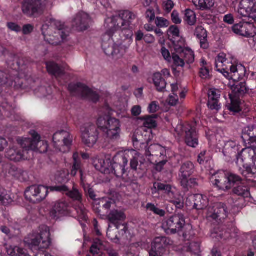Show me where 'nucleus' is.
Instances as JSON below:
<instances>
[{
	"label": "nucleus",
	"mask_w": 256,
	"mask_h": 256,
	"mask_svg": "<svg viewBox=\"0 0 256 256\" xmlns=\"http://www.w3.org/2000/svg\"><path fill=\"white\" fill-rule=\"evenodd\" d=\"M234 192L238 196H241L244 197H248L250 195L249 191L247 188L244 186L242 185L238 186L234 188Z\"/></svg>",
	"instance_id": "nucleus-46"
},
{
	"label": "nucleus",
	"mask_w": 256,
	"mask_h": 256,
	"mask_svg": "<svg viewBox=\"0 0 256 256\" xmlns=\"http://www.w3.org/2000/svg\"><path fill=\"white\" fill-rule=\"evenodd\" d=\"M180 48H176L178 52L182 54L184 62L188 64H192L194 62V52L190 48H184V44L180 42Z\"/></svg>",
	"instance_id": "nucleus-34"
},
{
	"label": "nucleus",
	"mask_w": 256,
	"mask_h": 256,
	"mask_svg": "<svg viewBox=\"0 0 256 256\" xmlns=\"http://www.w3.org/2000/svg\"><path fill=\"white\" fill-rule=\"evenodd\" d=\"M72 158L74 162L70 174L72 176H74L76 175L78 170H79L80 174L81 184H84V178L83 177L82 171L80 168L81 164L78 154L77 152H74L72 156Z\"/></svg>",
	"instance_id": "nucleus-33"
},
{
	"label": "nucleus",
	"mask_w": 256,
	"mask_h": 256,
	"mask_svg": "<svg viewBox=\"0 0 256 256\" xmlns=\"http://www.w3.org/2000/svg\"><path fill=\"white\" fill-rule=\"evenodd\" d=\"M156 115H154V116H149L145 118L144 122V126L149 128H155L157 124L156 122Z\"/></svg>",
	"instance_id": "nucleus-45"
},
{
	"label": "nucleus",
	"mask_w": 256,
	"mask_h": 256,
	"mask_svg": "<svg viewBox=\"0 0 256 256\" xmlns=\"http://www.w3.org/2000/svg\"><path fill=\"white\" fill-rule=\"evenodd\" d=\"M152 194L162 192L165 194L166 200L174 204L178 208L182 206V197L178 194L176 188L170 184L155 182L152 188Z\"/></svg>",
	"instance_id": "nucleus-12"
},
{
	"label": "nucleus",
	"mask_w": 256,
	"mask_h": 256,
	"mask_svg": "<svg viewBox=\"0 0 256 256\" xmlns=\"http://www.w3.org/2000/svg\"><path fill=\"white\" fill-rule=\"evenodd\" d=\"M174 52L172 54V62L176 66L183 67L184 66L185 62L183 56L180 52H178L176 48H180V44L174 45Z\"/></svg>",
	"instance_id": "nucleus-36"
},
{
	"label": "nucleus",
	"mask_w": 256,
	"mask_h": 256,
	"mask_svg": "<svg viewBox=\"0 0 256 256\" xmlns=\"http://www.w3.org/2000/svg\"><path fill=\"white\" fill-rule=\"evenodd\" d=\"M194 169V166L190 162H186L182 166L180 170V180H182V182L184 184H186V178H189L192 173Z\"/></svg>",
	"instance_id": "nucleus-32"
},
{
	"label": "nucleus",
	"mask_w": 256,
	"mask_h": 256,
	"mask_svg": "<svg viewBox=\"0 0 256 256\" xmlns=\"http://www.w3.org/2000/svg\"><path fill=\"white\" fill-rule=\"evenodd\" d=\"M186 184H183V182H182V180H180L181 184L184 188H192V187L194 186H196L197 184L196 180L194 178L188 179V178H186Z\"/></svg>",
	"instance_id": "nucleus-55"
},
{
	"label": "nucleus",
	"mask_w": 256,
	"mask_h": 256,
	"mask_svg": "<svg viewBox=\"0 0 256 256\" xmlns=\"http://www.w3.org/2000/svg\"><path fill=\"white\" fill-rule=\"evenodd\" d=\"M200 75L203 79L208 78L210 76L208 68H200Z\"/></svg>",
	"instance_id": "nucleus-60"
},
{
	"label": "nucleus",
	"mask_w": 256,
	"mask_h": 256,
	"mask_svg": "<svg viewBox=\"0 0 256 256\" xmlns=\"http://www.w3.org/2000/svg\"><path fill=\"white\" fill-rule=\"evenodd\" d=\"M153 82L158 91H162L166 86L165 80L162 78L160 72H156L153 75Z\"/></svg>",
	"instance_id": "nucleus-42"
},
{
	"label": "nucleus",
	"mask_w": 256,
	"mask_h": 256,
	"mask_svg": "<svg viewBox=\"0 0 256 256\" xmlns=\"http://www.w3.org/2000/svg\"><path fill=\"white\" fill-rule=\"evenodd\" d=\"M192 2L198 10H210L214 5V0H192Z\"/></svg>",
	"instance_id": "nucleus-35"
},
{
	"label": "nucleus",
	"mask_w": 256,
	"mask_h": 256,
	"mask_svg": "<svg viewBox=\"0 0 256 256\" xmlns=\"http://www.w3.org/2000/svg\"><path fill=\"white\" fill-rule=\"evenodd\" d=\"M102 248V244L100 240H96L92 246L90 252L92 254H98Z\"/></svg>",
	"instance_id": "nucleus-48"
},
{
	"label": "nucleus",
	"mask_w": 256,
	"mask_h": 256,
	"mask_svg": "<svg viewBox=\"0 0 256 256\" xmlns=\"http://www.w3.org/2000/svg\"><path fill=\"white\" fill-rule=\"evenodd\" d=\"M24 243L32 248H47L50 244V232L48 227L40 226L36 232L29 234L24 238Z\"/></svg>",
	"instance_id": "nucleus-7"
},
{
	"label": "nucleus",
	"mask_w": 256,
	"mask_h": 256,
	"mask_svg": "<svg viewBox=\"0 0 256 256\" xmlns=\"http://www.w3.org/2000/svg\"><path fill=\"white\" fill-rule=\"evenodd\" d=\"M48 190L49 188L42 186H32L25 191L24 196L30 202H39L46 198Z\"/></svg>",
	"instance_id": "nucleus-19"
},
{
	"label": "nucleus",
	"mask_w": 256,
	"mask_h": 256,
	"mask_svg": "<svg viewBox=\"0 0 256 256\" xmlns=\"http://www.w3.org/2000/svg\"><path fill=\"white\" fill-rule=\"evenodd\" d=\"M196 124H178L175 128L174 134L177 138L184 136L185 142L190 147L196 148L198 144Z\"/></svg>",
	"instance_id": "nucleus-9"
},
{
	"label": "nucleus",
	"mask_w": 256,
	"mask_h": 256,
	"mask_svg": "<svg viewBox=\"0 0 256 256\" xmlns=\"http://www.w3.org/2000/svg\"><path fill=\"white\" fill-rule=\"evenodd\" d=\"M238 13L256 21V0H242L238 5Z\"/></svg>",
	"instance_id": "nucleus-20"
},
{
	"label": "nucleus",
	"mask_w": 256,
	"mask_h": 256,
	"mask_svg": "<svg viewBox=\"0 0 256 256\" xmlns=\"http://www.w3.org/2000/svg\"><path fill=\"white\" fill-rule=\"evenodd\" d=\"M46 64L48 72L56 78L60 77L64 74V70L54 62H48Z\"/></svg>",
	"instance_id": "nucleus-37"
},
{
	"label": "nucleus",
	"mask_w": 256,
	"mask_h": 256,
	"mask_svg": "<svg viewBox=\"0 0 256 256\" xmlns=\"http://www.w3.org/2000/svg\"><path fill=\"white\" fill-rule=\"evenodd\" d=\"M146 18L149 22H152L154 19L155 14L153 10L148 9L146 13Z\"/></svg>",
	"instance_id": "nucleus-64"
},
{
	"label": "nucleus",
	"mask_w": 256,
	"mask_h": 256,
	"mask_svg": "<svg viewBox=\"0 0 256 256\" xmlns=\"http://www.w3.org/2000/svg\"><path fill=\"white\" fill-rule=\"evenodd\" d=\"M136 18L132 12L123 10L118 16L106 20V30L102 36V46L106 55L118 58L126 52L132 42L130 28Z\"/></svg>",
	"instance_id": "nucleus-1"
},
{
	"label": "nucleus",
	"mask_w": 256,
	"mask_h": 256,
	"mask_svg": "<svg viewBox=\"0 0 256 256\" xmlns=\"http://www.w3.org/2000/svg\"><path fill=\"white\" fill-rule=\"evenodd\" d=\"M139 152L134 150L120 152L113 158L112 164L115 168L116 172L118 168L124 171L130 160L132 168L136 170L138 167L144 164L145 161Z\"/></svg>",
	"instance_id": "nucleus-5"
},
{
	"label": "nucleus",
	"mask_w": 256,
	"mask_h": 256,
	"mask_svg": "<svg viewBox=\"0 0 256 256\" xmlns=\"http://www.w3.org/2000/svg\"><path fill=\"white\" fill-rule=\"evenodd\" d=\"M166 102L171 106H176L178 102V96L170 95L167 99Z\"/></svg>",
	"instance_id": "nucleus-57"
},
{
	"label": "nucleus",
	"mask_w": 256,
	"mask_h": 256,
	"mask_svg": "<svg viewBox=\"0 0 256 256\" xmlns=\"http://www.w3.org/2000/svg\"><path fill=\"white\" fill-rule=\"evenodd\" d=\"M97 125L109 139L116 140L120 138L121 125L118 120L110 118L106 120L104 117L100 116L97 120Z\"/></svg>",
	"instance_id": "nucleus-10"
},
{
	"label": "nucleus",
	"mask_w": 256,
	"mask_h": 256,
	"mask_svg": "<svg viewBox=\"0 0 256 256\" xmlns=\"http://www.w3.org/2000/svg\"><path fill=\"white\" fill-rule=\"evenodd\" d=\"M220 94V92L216 88H212L210 89L208 92V100H219Z\"/></svg>",
	"instance_id": "nucleus-51"
},
{
	"label": "nucleus",
	"mask_w": 256,
	"mask_h": 256,
	"mask_svg": "<svg viewBox=\"0 0 256 256\" xmlns=\"http://www.w3.org/2000/svg\"><path fill=\"white\" fill-rule=\"evenodd\" d=\"M98 136L97 127L92 123L84 124L80 129L82 142L88 147L93 146L96 142Z\"/></svg>",
	"instance_id": "nucleus-14"
},
{
	"label": "nucleus",
	"mask_w": 256,
	"mask_h": 256,
	"mask_svg": "<svg viewBox=\"0 0 256 256\" xmlns=\"http://www.w3.org/2000/svg\"><path fill=\"white\" fill-rule=\"evenodd\" d=\"M167 34L169 40L172 42L173 47L176 44H181L180 42L183 43V40H181L180 36V30L178 26H172L168 30Z\"/></svg>",
	"instance_id": "nucleus-30"
},
{
	"label": "nucleus",
	"mask_w": 256,
	"mask_h": 256,
	"mask_svg": "<svg viewBox=\"0 0 256 256\" xmlns=\"http://www.w3.org/2000/svg\"><path fill=\"white\" fill-rule=\"evenodd\" d=\"M126 218V216L123 212L117 210H112L108 215V220L111 223L115 225L117 230H121L122 234L126 232L128 230L127 226L125 224H120L118 222L124 220Z\"/></svg>",
	"instance_id": "nucleus-23"
},
{
	"label": "nucleus",
	"mask_w": 256,
	"mask_h": 256,
	"mask_svg": "<svg viewBox=\"0 0 256 256\" xmlns=\"http://www.w3.org/2000/svg\"><path fill=\"white\" fill-rule=\"evenodd\" d=\"M174 6L173 2L171 0H165L163 2V6L164 10L169 12L172 9Z\"/></svg>",
	"instance_id": "nucleus-56"
},
{
	"label": "nucleus",
	"mask_w": 256,
	"mask_h": 256,
	"mask_svg": "<svg viewBox=\"0 0 256 256\" xmlns=\"http://www.w3.org/2000/svg\"><path fill=\"white\" fill-rule=\"evenodd\" d=\"M160 53L165 60L169 63L172 62V56H170V52L168 50H167L164 47H162L161 48Z\"/></svg>",
	"instance_id": "nucleus-54"
},
{
	"label": "nucleus",
	"mask_w": 256,
	"mask_h": 256,
	"mask_svg": "<svg viewBox=\"0 0 256 256\" xmlns=\"http://www.w3.org/2000/svg\"><path fill=\"white\" fill-rule=\"evenodd\" d=\"M100 202L102 204L103 207L106 209H108L110 207L112 200L108 198H102Z\"/></svg>",
	"instance_id": "nucleus-61"
},
{
	"label": "nucleus",
	"mask_w": 256,
	"mask_h": 256,
	"mask_svg": "<svg viewBox=\"0 0 256 256\" xmlns=\"http://www.w3.org/2000/svg\"><path fill=\"white\" fill-rule=\"evenodd\" d=\"M128 30H119L116 34L112 33L110 37L112 42V45L116 48V51L118 50H120L124 44H126V36ZM112 32H114V28L112 29Z\"/></svg>",
	"instance_id": "nucleus-29"
},
{
	"label": "nucleus",
	"mask_w": 256,
	"mask_h": 256,
	"mask_svg": "<svg viewBox=\"0 0 256 256\" xmlns=\"http://www.w3.org/2000/svg\"><path fill=\"white\" fill-rule=\"evenodd\" d=\"M240 178L234 174H226L223 171H220L210 178L211 182L220 190H226L230 188L236 182H239Z\"/></svg>",
	"instance_id": "nucleus-13"
},
{
	"label": "nucleus",
	"mask_w": 256,
	"mask_h": 256,
	"mask_svg": "<svg viewBox=\"0 0 256 256\" xmlns=\"http://www.w3.org/2000/svg\"><path fill=\"white\" fill-rule=\"evenodd\" d=\"M194 206L196 209L204 210L207 218L216 220L224 219L228 216V212L224 204L214 202L212 197L202 194L194 196Z\"/></svg>",
	"instance_id": "nucleus-4"
},
{
	"label": "nucleus",
	"mask_w": 256,
	"mask_h": 256,
	"mask_svg": "<svg viewBox=\"0 0 256 256\" xmlns=\"http://www.w3.org/2000/svg\"><path fill=\"white\" fill-rule=\"evenodd\" d=\"M196 33L200 39L201 48L204 49H206L208 46V44L206 39L207 32L206 30L202 27L197 28Z\"/></svg>",
	"instance_id": "nucleus-39"
},
{
	"label": "nucleus",
	"mask_w": 256,
	"mask_h": 256,
	"mask_svg": "<svg viewBox=\"0 0 256 256\" xmlns=\"http://www.w3.org/2000/svg\"><path fill=\"white\" fill-rule=\"evenodd\" d=\"M184 20L188 25H194L196 20L195 12L191 10H186L184 11Z\"/></svg>",
	"instance_id": "nucleus-43"
},
{
	"label": "nucleus",
	"mask_w": 256,
	"mask_h": 256,
	"mask_svg": "<svg viewBox=\"0 0 256 256\" xmlns=\"http://www.w3.org/2000/svg\"><path fill=\"white\" fill-rule=\"evenodd\" d=\"M60 22L54 20H48L42 28L44 40L51 44H59L68 34L62 28Z\"/></svg>",
	"instance_id": "nucleus-6"
},
{
	"label": "nucleus",
	"mask_w": 256,
	"mask_h": 256,
	"mask_svg": "<svg viewBox=\"0 0 256 256\" xmlns=\"http://www.w3.org/2000/svg\"><path fill=\"white\" fill-rule=\"evenodd\" d=\"M146 208L153 212L154 214L160 216H164L165 215V211L156 206L154 204L148 203L146 204Z\"/></svg>",
	"instance_id": "nucleus-47"
},
{
	"label": "nucleus",
	"mask_w": 256,
	"mask_h": 256,
	"mask_svg": "<svg viewBox=\"0 0 256 256\" xmlns=\"http://www.w3.org/2000/svg\"><path fill=\"white\" fill-rule=\"evenodd\" d=\"M230 102L226 105L228 109L234 113L240 112L242 110V104L240 100L232 96V94H230Z\"/></svg>",
	"instance_id": "nucleus-38"
},
{
	"label": "nucleus",
	"mask_w": 256,
	"mask_h": 256,
	"mask_svg": "<svg viewBox=\"0 0 256 256\" xmlns=\"http://www.w3.org/2000/svg\"><path fill=\"white\" fill-rule=\"evenodd\" d=\"M155 24L158 27L166 28L169 26V22L162 17H157L155 20Z\"/></svg>",
	"instance_id": "nucleus-50"
},
{
	"label": "nucleus",
	"mask_w": 256,
	"mask_h": 256,
	"mask_svg": "<svg viewBox=\"0 0 256 256\" xmlns=\"http://www.w3.org/2000/svg\"><path fill=\"white\" fill-rule=\"evenodd\" d=\"M12 200L6 191L0 192V202L4 204H8L12 202Z\"/></svg>",
	"instance_id": "nucleus-49"
},
{
	"label": "nucleus",
	"mask_w": 256,
	"mask_h": 256,
	"mask_svg": "<svg viewBox=\"0 0 256 256\" xmlns=\"http://www.w3.org/2000/svg\"><path fill=\"white\" fill-rule=\"evenodd\" d=\"M47 4L46 0H24L22 10L28 16H36L44 12Z\"/></svg>",
	"instance_id": "nucleus-15"
},
{
	"label": "nucleus",
	"mask_w": 256,
	"mask_h": 256,
	"mask_svg": "<svg viewBox=\"0 0 256 256\" xmlns=\"http://www.w3.org/2000/svg\"><path fill=\"white\" fill-rule=\"evenodd\" d=\"M51 92V88H47L46 87L42 86L38 88L36 92V94L38 96H46L47 94Z\"/></svg>",
	"instance_id": "nucleus-52"
},
{
	"label": "nucleus",
	"mask_w": 256,
	"mask_h": 256,
	"mask_svg": "<svg viewBox=\"0 0 256 256\" xmlns=\"http://www.w3.org/2000/svg\"><path fill=\"white\" fill-rule=\"evenodd\" d=\"M233 58L230 54L222 52L219 54L215 59V66L218 72L222 73L228 79H232L234 84L231 85V88L235 94H242L247 92L244 82L238 81L245 73V68L242 64H234Z\"/></svg>",
	"instance_id": "nucleus-2"
},
{
	"label": "nucleus",
	"mask_w": 256,
	"mask_h": 256,
	"mask_svg": "<svg viewBox=\"0 0 256 256\" xmlns=\"http://www.w3.org/2000/svg\"><path fill=\"white\" fill-rule=\"evenodd\" d=\"M172 20L174 23L176 24H180L182 22V20L179 16L178 13L176 11H173L171 14Z\"/></svg>",
	"instance_id": "nucleus-59"
},
{
	"label": "nucleus",
	"mask_w": 256,
	"mask_h": 256,
	"mask_svg": "<svg viewBox=\"0 0 256 256\" xmlns=\"http://www.w3.org/2000/svg\"><path fill=\"white\" fill-rule=\"evenodd\" d=\"M242 138L244 142L256 148V127L248 126L242 130Z\"/></svg>",
	"instance_id": "nucleus-27"
},
{
	"label": "nucleus",
	"mask_w": 256,
	"mask_h": 256,
	"mask_svg": "<svg viewBox=\"0 0 256 256\" xmlns=\"http://www.w3.org/2000/svg\"><path fill=\"white\" fill-rule=\"evenodd\" d=\"M233 32L244 36H253L255 34V28L253 24L248 22H240L232 26Z\"/></svg>",
	"instance_id": "nucleus-25"
},
{
	"label": "nucleus",
	"mask_w": 256,
	"mask_h": 256,
	"mask_svg": "<svg viewBox=\"0 0 256 256\" xmlns=\"http://www.w3.org/2000/svg\"><path fill=\"white\" fill-rule=\"evenodd\" d=\"M69 90L72 94L88 99L94 102L100 98V96L96 92H94L80 83L71 84L68 86Z\"/></svg>",
	"instance_id": "nucleus-16"
},
{
	"label": "nucleus",
	"mask_w": 256,
	"mask_h": 256,
	"mask_svg": "<svg viewBox=\"0 0 256 256\" xmlns=\"http://www.w3.org/2000/svg\"><path fill=\"white\" fill-rule=\"evenodd\" d=\"M6 248L10 256H28L26 250L20 248L6 245Z\"/></svg>",
	"instance_id": "nucleus-40"
},
{
	"label": "nucleus",
	"mask_w": 256,
	"mask_h": 256,
	"mask_svg": "<svg viewBox=\"0 0 256 256\" xmlns=\"http://www.w3.org/2000/svg\"><path fill=\"white\" fill-rule=\"evenodd\" d=\"M32 139L20 138L18 142L10 146L6 152V156L11 160L19 162L30 158L28 154L30 151L45 152L48 150V144L40 140V136L34 130L30 132Z\"/></svg>",
	"instance_id": "nucleus-3"
},
{
	"label": "nucleus",
	"mask_w": 256,
	"mask_h": 256,
	"mask_svg": "<svg viewBox=\"0 0 256 256\" xmlns=\"http://www.w3.org/2000/svg\"><path fill=\"white\" fill-rule=\"evenodd\" d=\"M72 142L70 134L64 130L56 132L53 136V143L55 148L62 152L69 151Z\"/></svg>",
	"instance_id": "nucleus-17"
},
{
	"label": "nucleus",
	"mask_w": 256,
	"mask_h": 256,
	"mask_svg": "<svg viewBox=\"0 0 256 256\" xmlns=\"http://www.w3.org/2000/svg\"><path fill=\"white\" fill-rule=\"evenodd\" d=\"M70 210L68 204L64 200L57 202L50 212V216L58 219L61 216L70 214Z\"/></svg>",
	"instance_id": "nucleus-22"
},
{
	"label": "nucleus",
	"mask_w": 256,
	"mask_h": 256,
	"mask_svg": "<svg viewBox=\"0 0 256 256\" xmlns=\"http://www.w3.org/2000/svg\"><path fill=\"white\" fill-rule=\"evenodd\" d=\"M8 26L10 30L16 32H20L21 31V28L17 24L13 22H10L8 24Z\"/></svg>",
	"instance_id": "nucleus-63"
},
{
	"label": "nucleus",
	"mask_w": 256,
	"mask_h": 256,
	"mask_svg": "<svg viewBox=\"0 0 256 256\" xmlns=\"http://www.w3.org/2000/svg\"><path fill=\"white\" fill-rule=\"evenodd\" d=\"M236 164L240 170L256 176V150L248 147L244 148L236 156Z\"/></svg>",
	"instance_id": "nucleus-8"
},
{
	"label": "nucleus",
	"mask_w": 256,
	"mask_h": 256,
	"mask_svg": "<svg viewBox=\"0 0 256 256\" xmlns=\"http://www.w3.org/2000/svg\"><path fill=\"white\" fill-rule=\"evenodd\" d=\"M239 150L238 145L234 141L228 142L224 148V154L225 156L232 155L236 154Z\"/></svg>",
	"instance_id": "nucleus-41"
},
{
	"label": "nucleus",
	"mask_w": 256,
	"mask_h": 256,
	"mask_svg": "<svg viewBox=\"0 0 256 256\" xmlns=\"http://www.w3.org/2000/svg\"><path fill=\"white\" fill-rule=\"evenodd\" d=\"M92 20L88 14L84 12H79L73 20V26L78 30L83 31L87 30L91 24Z\"/></svg>",
	"instance_id": "nucleus-26"
},
{
	"label": "nucleus",
	"mask_w": 256,
	"mask_h": 256,
	"mask_svg": "<svg viewBox=\"0 0 256 256\" xmlns=\"http://www.w3.org/2000/svg\"><path fill=\"white\" fill-rule=\"evenodd\" d=\"M166 151L164 148L159 144H154L150 146L148 150H146L145 154L146 156H152V157L160 156L163 160L166 156Z\"/></svg>",
	"instance_id": "nucleus-31"
},
{
	"label": "nucleus",
	"mask_w": 256,
	"mask_h": 256,
	"mask_svg": "<svg viewBox=\"0 0 256 256\" xmlns=\"http://www.w3.org/2000/svg\"><path fill=\"white\" fill-rule=\"evenodd\" d=\"M190 249L193 252L198 254L200 252V244L196 242H192L190 244Z\"/></svg>",
	"instance_id": "nucleus-58"
},
{
	"label": "nucleus",
	"mask_w": 256,
	"mask_h": 256,
	"mask_svg": "<svg viewBox=\"0 0 256 256\" xmlns=\"http://www.w3.org/2000/svg\"><path fill=\"white\" fill-rule=\"evenodd\" d=\"M158 108V104L156 102H151L148 108V111L152 113L156 112Z\"/></svg>",
	"instance_id": "nucleus-62"
},
{
	"label": "nucleus",
	"mask_w": 256,
	"mask_h": 256,
	"mask_svg": "<svg viewBox=\"0 0 256 256\" xmlns=\"http://www.w3.org/2000/svg\"><path fill=\"white\" fill-rule=\"evenodd\" d=\"M208 106L211 110H218L220 108V104L218 102V100L210 99L208 100Z\"/></svg>",
	"instance_id": "nucleus-53"
},
{
	"label": "nucleus",
	"mask_w": 256,
	"mask_h": 256,
	"mask_svg": "<svg viewBox=\"0 0 256 256\" xmlns=\"http://www.w3.org/2000/svg\"><path fill=\"white\" fill-rule=\"evenodd\" d=\"M70 173L67 170H63L57 172L56 181L58 183H66L69 180Z\"/></svg>",
	"instance_id": "nucleus-44"
},
{
	"label": "nucleus",
	"mask_w": 256,
	"mask_h": 256,
	"mask_svg": "<svg viewBox=\"0 0 256 256\" xmlns=\"http://www.w3.org/2000/svg\"><path fill=\"white\" fill-rule=\"evenodd\" d=\"M49 189L52 192L56 191L65 194L71 198L77 200L78 204L76 205L74 209L77 212L78 218L82 220H86V211L80 202L82 196L78 190L73 188L72 191H70L68 186L65 184L50 186Z\"/></svg>",
	"instance_id": "nucleus-11"
},
{
	"label": "nucleus",
	"mask_w": 256,
	"mask_h": 256,
	"mask_svg": "<svg viewBox=\"0 0 256 256\" xmlns=\"http://www.w3.org/2000/svg\"><path fill=\"white\" fill-rule=\"evenodd\" d=\"M128 30H119L116 34L112 33L110 37L112 42V45L116 48V51L118 50H120L124 44H126V36ZM112 32H114V28L112 29Z\"/></svg>",
	"instance_id": "nucleus-28"
},
{
	"label": "nucleus",
	"mask_w": 256,
	"mask_h": 256,
	"mask_svg": "<svg viewBox=\"0 0 256 256\" xmlns=\"http://www.w3.org/2000/svg\"><path fill=\"white\" fill-rule=\"evenodd\" d=\"M169 240L164 237L156 238L152 243V250L149 252L150 256H160V254L164 249V246ZM124 256H138L132 252H128Z\"/></svg>",
	"instance_id": "nucleus-24"
},
{
	"label": "nucleus",
	"mask_w": 256,
	"mask_h": 256,
	"mask_svg": "<svg viewBox=\"0 0 256 256\" xmlns=\"http://www.w3.org/2000/svg\"><path fill=\"white\" fill-rule=\"evenodd\" d=\"M185 224V220L182 214L172 216L162 224V228L168 234H175L180 230Z\"/></svg>",
	"instance_id": "nucleus-18"
},
{
	"label": "nucleus",
	"mask_w": 256,
	"mask_h": 256,
	"mask_svg": "<svg viewBox=\"0 0 256 256\" xmlns=\"http://www.w3.org/2000/svg\"><path fill=\"white\" fill-rule=\"evenodd\" d=\"M93 164L95 168L102 173H116L115 168L108 158H96L94 160Z\"/></svg>",
	"instance_id": "nucleus-21"
}]
</instances>
